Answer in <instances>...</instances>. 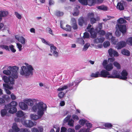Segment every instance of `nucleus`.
<instances>
[{
    "instance_id": "nucleus-1",
    "label": "nucleus",
    "mask_w": 132,
    "mask_h": 132,
    "mask_svg": "<svg viewBox=\"0 0 132 132\" xmlns=\"http://www.w3.org/2000/svg\"><path fill=\"white\" fill-rule=\"evenodd\" d=\"M46 105L43 102H40L35 103L33 106L32 110L34 112H37L38 115L31 114L30 115L31 119L33 120H36L40 118L44 114L45 111H46Z\"/></svg>"
},
{
    "instance_id": "nucleus-2",
    "label": "nucleus",
    "mask_w": 132,
    "mask_h": 132,
    "mask_svg": "<svg viewBox=\"0 0 132 132\" xmlns=\"http://www.w3.org/2000/svg\"><path fill=\"white\" fill-rule=\"evenodd\" d=\"M24 64L25 66H23L21 67L20 74L22 76L28 78L33 75L34 68L31 65L27 63H25Z\"/></svg>"
},
{
    "instance_id": "nucleus-3",
    "label": "nucleus",
    "mask_w": 132,
    "mask_h": 132,
    "mask_svg": "<svg viewBox=\"0 0 132 132\" xmlns=\"http://www.w3.org/2000/svg\"><path fill=\"white\" fill-rule=\"evenodd\" d=\"M121 75H120V72L116 70L113 71L112 75L108 76V78H118L122 80H126L127 78L128 73L127 71L123 70L121 73Z\"/></svg>"
},
{
    "instance_id": "nucleus-4",
    "label": "nucleus",
    "mask_w": 132,
    "mask_h": 132,
    "mask_svg": "<svg viewBox=\"0 0 132 132\" xmlns=\"http://www.w3.org/2000/svg\"><path fill=\"white\" fill-rule=\"evenodd\" d=\"M12 128V129H10L9 132H18L19 131L20 132H31L30 130L27 128L21 129L20 130L16 123H13Z\"/></svg>"
},
{
    "instance_id": "nucleus-5",
    "label": "nucleus",
    "mask_w": 132,
    "mask_h": 132,
    "mask_svg": "<svg viewBox=\"0 0 132 132\" xmlns=\"http://www.w3.org/2000/svg\"><path fill=\"white\" fill-rule=\"evenodd\" d=\"M116 28H118L119 30H117L115 32L116 35L118 37L120 36L121 34V32L124 34L125 33L126 31V27L125 25H118L116 26Z\"/></svg>"
},
{
    "instance_id": "nucleus-6",
    "label": "nucleus",
    "mask_w": 132,
    "mask_h": 132,
    "mask_svg": "<svg viewBox=\"0 0 132 132\" xmlns=\"http://www.w3.org/2000/svg\"><path fill=\"white\" fill-rule=\"evenodd\" d=\"M8 69L11 71V75L13 78L17 79L18 77L17 70L18 68L16 66H9Z\"/></svg>"
},
{
    "instance_id": "nucleus-7",
    "label": "nucleus",
    "mask_w": 132,
    "mask_h": 132,
    "mask_svg": "<svg viewBox=\"0 0 132 132\" xmlns=\"http://www.w3.org/2000/svg\"><path fill=\"white\" fill-rule=\"evenodd\" d=\"M91 25L89 24L87 28V31L89 32L90 34L91 38H95L96 37V33L95 32L94 29L93 28H91Z\"/></svg>"
},
{
    "instance_id": "nucleus-8",
    "label": "nucleus",
    "mask_w": 132,
    "mask_h": 132,
    "mask_svg": "<svg viewBox=\"0 0 132 132\" xmlns=\"http://www.w3.org/2000/svg\"><path fill=\"white\" fill-rule=\"evenodd\" d=\"M2 79L4 82L6 83L10 82V84L12 85L14 83V80L10 76L8 77L6 76L2 77Z\"/></svg>"
},
{
    "instance_id": "nucleus-9",
    "label": "nucleus",
    "mask_w": 132,
    "mask_h": 132,
    "mask_svg": "<svg viewBox=\"0 0 132 132\" xmlns=\"http://www.w3.org/2000/svg\"><path fill=\"white\" fill-rule=\"evenodd\" d=\"M106 37L107 39L109 40L111 39V42L112 44L114 45L116 44L118 40L116 39L114 37L112 36V33L108 32L106 34Z\"/></svg>"
},
{
    "instance_id": "nucleus-10",
    "label": "nucleus",
    "mask_w": 132,
    "mask_h": 132,
    "mask_svg": "<svg viewBox=\"0 0 132 132\" xmlns=\"http://www.w3.org/2000/svg\"><path fill=\"white\" fill-rule=\"evenodd\" d=\"M37 100L34 99H26L23 100V101L29 105L30 106H32L34 103H36L37 102Z\"/></svg>"
},
{
    "instance_id": "nucleus-11",
    "label": "nucleus",
    "mask_w": 132,
    "mask_h": 132,
    "mask_svg": "<svg viewBox=\"0 0 132 132\" xmlns=\"http://www.w3.org/2000/svg\"><path fill=\"white\" fill-rule=\"evenodd\" d=\"M82 80L81 79H77L74 81L70 83L69 85V87H70L72 86H73L74 88L76 89V88L79 83H80Z\"/></svg>"
},
{
    "instance_id": "nucleus-12",
    "label": "nucleus",
    "mask_w": 132,
    "mask_h": 132,
    "mask_svg": "<svg viewBox=\"0 0 132 132\" xmlns=\"http://www.w3.org/2000/svg\"><path fill=\"white\" fill-rule=\"evenodd\" d=\"M3 86L5 88V89L6 93L8 94H11V92L7 89H12L13 88V86H10L6 84H3Z\"/></svg>"
},
{
    "instance_id": "nucleus-13",
    "label": "nucleus",
    "mask_w": 132,
    "mask_h": 132,
    "mask_svg": "<svg viewBox=\"0 0 132 132\" xmlns=\"http://www.w3.org/2000/svg\"><path fill=\"white\" fill-rule=\"evenodd\" d=\"M100 77L104 78L108 77L110 75L109 72L105 70H102L100 73Z\"/></svg>"
},
{
    "instance_id": "nucleus-14",
    "label": "nucleus",
    "mask_w": 132,
    "mask_h": 132,
    "mask_svg": "<svg viewBox=\"0 0 132 132\" xmlns=\"http://www.w3.org/2000/svg\"><path fill=\"white\" fill-rule=\"evenodd\" d=\"M26 103L24 102H21L19 103V105L20 108L22 110H26L28 109V106Z\"/></svg>"
},
{
    "instance_id": "nucleus-15",
    "label": "nucleus",
    "mask_w": 132,
    "mask_h": 132,
    "mask_svg": "<svg viewBox=\"0 0 132 132\" xmlns=\"http://www.w3.org/2000/svg\"><path fill=\"white\" fill-rule=\"evenodd\" d=\"M108 53L110 56H118V53L116 51L113 50L112 48H110L108 51Z\"/></svg>"
},
{
    "instance_id": "nucleus-16",
    "label": "nucleus",
    "mask_w": 132,
    "mask_h": 132,
    "mask_svg": "<svg viewBox=\"0 0 132 132\" xmlns=\"http://www.w3.org/2000/svg\"><path fill=\"white\" fill-rule=\"evenodd\" d=\"M11 107L10 108L8 107H5V109H6L7 110H9V113H14L16 112L17 111V109L16 107Z\"/></svg>"
},
{
    "instance_id": "nucleus-17",
    "label": "nucleus",
    "mask_w": 132,
    "mask_h": 132,
    "mask_svg": "<svg viewBox=\"0 0 132 132\" xmlns=\"http://www.w3.org/2000/svg\"><path fill=\"white\" fill-rule=\"evenodd\" d=\"M126 45V43L125 42L123 41H121L117 44L116 48L118 49H120L121 48L125 46Z\"/></svg>"
},
{
    "instance_id": "nucleus-18",
    "label": "nucleus",
    "mask_w": 132,
    "mask_h": 132,
    "mask_svg": "<svg viewBox=\"0 0 132 132\" xmlns=\"http://www.w3.org/2000/svg\"><path fill=\"white\" fill-rule=\"evenodd\" d=\"M24 125L27 127L31 128L34 125V123L31 121L30 120H26L24 121Z\"/></svg>"
},
{
    "instance_id": "nucleus-19",
    "label": "nucleus",
    "mask_w": 132,
    "mask_h": 132,
    "mask_svg": "<svg viewBox=\"0 0 132 132\" xmlns=\"http://www.w3.org/2000/svg\"><path fill=\"white\" fill-rule=\"evenodd\" d=\"M15 38L22 44L24 45L25 44L26 42V39L23 37L21 36L19 37L17 36H15Z\"/></svg>"
},
{
    "instance_id": "nucleus-20",
    "label": "nucleus",
    "mask_w": 132,
    "mask_h": 132,
    "mask_svg": "<svg viewBox=\"0 0 132 132\" xmlns=\"http://www.w3.org/2000/svg\"><path fill=\"white\" fill-rule=\"evenodd\" d=\"M71 23L72 26L74 30L77 29L78 28L77 25V24L76 19L74 18H72L71 20Z\"/></svg>"
},
{
    "instance_id": "nucleus-21",
    "label": "nucleus",
    "mask_w": 132,
    "mask_h": 132,
    "mask_svg": "<svg viewBox=\"0 0 132 132\" xmlns=\"http://www.w3.org/2000/svg\"><path fill=\"white\" fill-rule=\"evenodd\" d=\"M18 105V103L15 101H13L11 102L9 104L6 105H5V107H9L10 108L11 107H16V106Z\"/></svg>"
},
{
    "instance_id": "nucleus-22",
    "label": "nucleus",
    "mask_w": 132,
    "mask_h": 132,
    "mask_svg": "<svg viewBox=\"0 0 132 132\" xmlns=\"http://www.w3.org/2000/svg\"><path fill=\"white\" fill-rule=\"evenodd\" d=\"M104 37L97 38L94 40V43L95 44L102 43L104 41Z\"/></svg>"
},
{
    "instance_id": "nucleus-23",
    "label": "nucleus",
    "mask_w": 132,
    "mask_h": 132,
    "mask_svg": "<svg viewBox=\"0 0 132 132\" xmlns=\"http://www.w3.org/2000/svg\"><path fill=\"white\" fill-rule=\"evenodd\" d=\"M43 129L42 127H38V129L34 128L31 129V131L32 132H39V130L40 132H42L43 131Z\"/></svg>"
},
{
    "instance_id": "nucleus-24",
    "label": "nucleus",
    "mask_w": 132,
    "mask_h": 132,
    "mask_svg": "<svg viewBox=\"0 0 132 132\" xmlns=\"http://www.w3.org/2000/svg\"><path fill=\"white\" fill-rule=\"evenodd\" d=\"M113 64L110 63L107 65L104 68L106 70L108 71H111L113 68Z\"/></svg>"
},
{
    "instance_id": "nucleus-25",
    "label": "nucleus",
    "mask_w": 132,
    "mask_h": 132,
    "mask_svg": "<svg viewBox=\"0 0 132 132\" xmlns=\"http://www.w3.org/2000/svg\"><path fill=\"white\" fill-rule=\"evenodd\" d=\"M123 1H121L120 3H118L117 7V8L120 10H123L124 7L123 5Z\"/></svg>"
},
{
    "instance_id": "nucleus-26",
    "label": "nucleus",
    "mask_w": 132,
    "mask_h": 132,
    "mask_svg": "<svg viewBox=\"0 0 132 132\" xmlns=\"http://www.w3.org/2000/svg\"><path fill=\"white\" fill-rule=\"evenodd\" d=\"M24 115V113L22 111H18L16 114V116L19 117H23Z\"/></svg>"
},
{
    "instance_id": "nucleus-27",
    "label": "nucleus",
    "mask_w": 132,
    "mask_h": 132,
    "mask_svg": "<svg viewBox=\"0 0 132 132\" xmlns=\"http://www.w3.org/2000/svg\"><path fill=\"white\" fill-rule=\"evenodd\" d=\"M90 76L91 77L94 78L100 77V72L97 71L95 73H92L90 75Z\"/></svg>"
},
{
    "instance_id": "nucleus-28",
    "label": "nucleus",
    "mask_w": 132,
    "mask_h": 132,
    "mask_svg": "<svg viewBox=\"0 0 132 132\" xmlns=\"http://www.w3.org/2000/svg\"><path fill=\"white\" fill-rule=\"evenodd\" d=\"M80 7L79 6H77V7H76L75 9L74 12L73 13V15L74 16H77L78 15L79 11L78 10V9Z\"/></svg>"
},
{
    "instance_id": "nucleus-29",
    "label": "nucleus",
    "mask_w": 132,
    "mask_h": 132,
    "mask_svg": "<svg viewBox=\"0 0 132 132\" xmlns=\"http://www.w3.org/2000/svg\"><path fill=\"white\" fill-rule=\"evenodd\" d=\"M87 5L90 6L94 5L95 3V0H87Z\"/></svg>"
},
{
    "instance_id": "nucleus-30",
    "label": "nucleus",
    "mask_w": 132,
    "mask_h": 132,
    "mask_svg": "<svg viewBox=\"0 0 132 132\" xmlns=\"http://www.w3.org/2000/svg\"><path fill=\"white\" fill-rule=\"evenodd\" d=\"M97 8L100 10L103 11H106L108 10L107 7L104 5L97 6Z\"/></svg>"
},
{
    "instance_id": "nucleus-31",
    "label": "nucleus",
    "mask_w": 132,
    "mask_h": 132,
    "mask_svg": "<svg viewBox=\"0 0 132 132\" xmlns=\"http://www.w3.org/2000/svg\"><path fill=\"white\" fill-rule=\"evenodd\" d=\"M8 14V12L6 11H0V16H7Z\"/></svg>"
},
{
    "instance_id": "nucleus-32",
    "label": "nucleus",
    "mask_w": 132,
    "mask_h": 132,
    "mask_svg": "<svg viewBox=\"0 0 132 132\" xmlns=\"http://www.w3.org/2000/svg\"><path fill=\"white\" fill-rule=\"evenodd\" d=\"M121 52L122 54L127 56H129L130 54V52L128 50L125 49L122 50Z\"/></svg>"
},
{
    "instance_id": "nucleus-33",
    "label": "nucleus",
    "mask_w": 132,
    "mask_h": 132,
    "mask_svg": "<svg viewBox=\"0 0 132 132\" xmlns=\"http://www.w3.org/2000/svg\"><path fill=\"white\" fill-rule=\"evenodd\" d=\"M99 17H97L95 19L93 17L91 18L90 19V22L92 24H93L95 23L96 21H98L99 18Z\"/></svg>"
},
{
    "instance_id": "nucleus-34",
    "label": "nucleus",
    "mask_w": 132,
    "mask_h": 132,
    "mask_svg": "<svg viewBox=\"0 0 132 132\" xmlns=\"http://www.w3.org/2000/svg\"><path fill=\"white\" fill-rule=\"evenodd\" d=\"M86 127H87V129H88L90 131L91 128L92 127V125L89 122H86L85 123Z\"/></svg>"
},
{
    "instance_id": "nucleus-35",
    "label": "nucleus",
    "mask_w": 132,
    "mask_h": 132,
    "mask_svg": "<svg viewBox=\"0 0 132 132\" xmlns=\"http://www.w3.org/2000/svg\"><path fill=\"white\" fill-rule=\"evenodd\" d=\"M84 22L83 17H81L78 20V24L79 25L82 26V24Z\"/></svg>"
},
{
    "instance_id": "nucleus-36",
    "label": "nucleus",
    "mask_w": 132,
    "mask_h": 132,
    "mask_svg": "<svg viewBox=\"0 0 132 132\" xmlns=\"http://www.w3.org/2000/svg\"><path fill=\"white\" fill-rule=\"evenodd\" d=\"M8 69L7 70H4L3 71V73L5 75H9L11 74V71L8 69Z\"/></svg>"
},
{
    "instance_id": "nucleus-37",
    "label": "nucleus",
    "mask_w": 132,
    "mask_h": 132,
    "mask_svg": "<svg viewBox=\"0 0 132 132\" xmlns=\"http://www.w3.org/2000/svg\"><path fill=\"white\" fill-rule=\"evenodd\" d=\"M50 45L51 51V53H52L57 50L56 47L54 46L53 45L51 44Z\"/></svg>"
},
{
    "instance_id": "nucleus-38",
    "label": "nucleus",
    "mask_w": 132,
    "mask_h": 132,
    "mask_svg": "<svg viewBox=\"0 0 132 132\" xmlns=\"http://www.w3.org/2000/svg\"><path fill=\"white\" fill-rule=\"evenodd\" d=\"M90 46V44L89 43L85 44L84 47L82 50L84 51H86Z\"/></svg>"
},
{
    "instance_id": "nucleus-39",
    "label": "nucleus",
    "mask_w": 132,
    "mask_h": 132,
    "mask_svg": "<svg viewBox=\"0 0 132 132\" xmlns=\"http://www.w3.org/2000/svg\"><path fill=\"white\" fill-rule=\"evenodd\" d=\"M117 21L119 23H123L126 22V21L123 18H120Z\"/></svg>"
},
{
    "instance_id": "nucleus-40",
    "label": "nucleus",
    "mask_w": 132,
    "mask_h": 132,
    "mask_svg": "<svg viewBox=\"0 0 132 132\" xmlns=\"http://www.w3.org/2000/svg\"><path fill=\"white\" fill-rule=\"evenodd\" d=\"M68 87L67 85H64L62 87H60L57 89V90L58 91L63 90L64 89H66Z\"/></svg>"
},
{
    "instance_id": "nucleus-41",
    "label": "nucleus",
    "mask_w": 132,
    "mask_h": 132,
    "mask_svg": "<svg viewBox=\"0 0 132 132\" xmlns=\"http://www.w3.org/2000/svg\"><path fill=\"white\" fill-rule=\"evenodd\" d=\"M91 131L89 130L88 129L84 128L81 129L79 132H90Z\"/></svg>"
},
{
    "instance_id": "nucleus-42",
    "label": "nucleus",
    "mask_w": 132,
    "mask_h": 132,
    "mask_svg": "<svg viewBox=\"0 0 132 132\" xmlns=\"http://www.w3.org/2000/svg\"><path fill=\"white\" fill-rule=\"evenodd\" d=\"M103 126H104L106 128H110L112 127V124L110 123H107L103 124Z\"/></svg>"
},
{
    "instance_id": "nucleus-43",
    "label": "nucleus",
    "mask_w": 132,
    "mask_h": 132,
    "mask_svg": "<svg viewBox=\"0 0 132 132\" xmlns=\"http://www.w3.org/2000/svg\"><path fill=\"white\" fill-rule=\"evenodd\" d=\"M127 43L129 45H132V37H130L127 40Z\"/></svg>"
},
{
    "instance_id": "nucleus-44",
    "label": "nucleus",
    "mask_w": 132,
    "mask_h": 132,
    "mask_svg": "<svg viewBox=\"0 0 132 132\" xmlns=\"http://www.w3.org/2000/svg\"><path fill=\"white\" fill-rule=\"evenodd\" d=\"M6 109H3L1 110V114L2 116L3 117L5 116L7 113V111Z\"/></svg>"
},
{
    "instance_id": "nucleus-45",
    "label": "nucleus",
    "mask_w": 132,
    "mask_h": 132,
    "mask_svg": "<svg viewBox=\"0 0 132 132\" xmlns=\"http://www.w3.org/2000/svg\"><path fill=\"white\" fill-rule=\"evenodd\" d=\"M86 120L85 119H82L79 121V123L80 125L83 126L85 123H86Z\"/></svg>"
},
{
    "instance_id": "nucleus-46",
    "label": "nucleus",
    "mask_w": 132,
    "mask_h": 132,
    "mask_svg": "<svg viewBox=\"0 0 132 132\" xmlns=\"http://www.w3.org/2000/svg\"><path fill=\"white\" fill-rule=\"evenodd\" d=\"M110 43L108 41H107L104 42L103 44L104 46L105 47H107L110 45Z\"/></svg>"
},
{
    "instance_id": "nucleus-47",
    "label": "nucleus",
    "mask_w": 132,
    "mask_h": 132,
    "mask_svg": "<svg viewBox=\"0 0 132 132\" xmlns=\"http://www.w3.org/2000/svg\"><path fill=\"white\" fill-rule=\"evenodd\" d=\"M114 66L116 67L117 69H120V64L117 62H114L113 63Z\"/></svg>"
},
{
    "instance_id": "nucleus-48",
    "label": "nucleus",
    "mask_w": 132,
    "mask_h": 132,
    "mask_svg": "<svg viewBox=\"0 0 132 132\" xmlns=\"http://www.w3.org/2000/svg\"><path fill=\"white\" fill-rule=\"evenodd\" d=\"M84 38H88L89 37V34L87 32H86L84 33V36H83Z\"/></svg>"
},
{
    "instance_id": "nucleus-49",
    "label": "nucleus",
    "mask_w": 132,
    "mask_h": 132,
    "mask_svg": "<svg viewBox=\"0 0 132 132\" xmlns=\"http://www.w3.org/2000/svg\"><path fill=\"white\" fill-rule=\"evenodd\" d=\"M9 48L12 52L14 53L16 52V50L14 49V46L13 45H10L9 46Z\"/></svg>"
},
{
    "instance_id": "nucleus-50",
    "label": "nucleus",
    "mask_w": 132,
    "mask_h": 132,
    "mask_svg": "<svg viewBox=\"0 0 132 132\" xmlns=\"http://www.w3.org/2000/svg\"><path fill=\"white\" fill-rule=\"evenodd\" d=\"M64 29L67 31H70L71 30V27L68 25H67L66 27L64 28Z\"/></svg>"
},
{
    "instance_id": "nucleus-51",
    "label": "nucleus",
    "mask_w": 132,
    "mask_h": 132,
    "mask_svg": "<svg viewBox=\"0 0 132 132\" xmlns=\"http://www.w3.org/2000/svg\"><path fill=\"white\" fill-rule=\"evenodd\" d=\"M79 2L84 5H87V0H78Z\"/></svg>"
},
{
    "instance_id": "nucleus-52",
    "label": "nucleus",
    "mask_w": 132,
    "mask_h": 132,
    "mask_svg": "<svg viewBox=\"0 0 132 132\" xmlns=\"http://www.w3.org/2000/svg\"><path fill=\"white\" fill-rule=\"evenodd\" d=\"M16 46L17 48L19 49V51H21L22 46V45L19 43H17L16 44Z\"/></svg>"
},
{
    "instance_id": "nucleus-53",
    "label": "nucleus",
    "mask_w": 132,
    "mask_h": 132,
    "mask_svg": "<svg viewBox=\"0 0 132 132\" xmlns=\"http://www.w3.org/2000/svg\"><path fill=\"white\" fill-rule=\"evenodd\" d=\"M74 121L72 119L69 120L68 122V125L70 126H73Z\"/></svg>"
},
{
    "instance_id": "nucleus-54",
    "label": "nucleus",
    "mask_w": 132,
    "mask_h": 132,
    "mask_svg": "<svg viewBox=\"0 0 132 132\" xmlns=\"http://www.w3.org/2000/svg\"><path fill=\"white\" fill-rule=\"evenodd\" d=\"M63 14V13L61 11H57L56 12V15L57 16H62Z\"/></svg>"
},
{
    "instance_id": "nucleus-55",
    "label": "nucleus",
    "mask_w": 132,
    "mask_h": 132,
    "mask_svg": "<svg viewBox=\"0 0 132 132\" xmlns=\"http://www.w3.org/2000/svg\"><path fill=\"white\" fill-rule=\"evenodd\" d=\"M71 117V116L70 115H68L67 117L64 119V123L67 122L70 119Z\"/></svg>"
},
{
    "instance_id": "nucleus-56",
    "label": "nucleus",
    "mask_w": 132,
    "mask_h": 132,
    "mask_svg": "<svg viewBox=\"0 0 132 132\" xmlns=\"http://www.w3.org/2000/svg\"><path fill=\"white\" fill-rule=\"evenodd\" d=\"M2 49H4L7 51H9V47L8 46L5 45H3L1 46Z\"/></svg>"
},
{
    "instance_id": "nucleus-57",
    "label": "nucleus",
    "mask_w": 132,
    "mask_h": 132,
    "mask_svg": "<svg viewBox=\"0 0 132 132\" xmlns=\"http://www.w3.org/2000/svg\"><path fill=\"white\" fill-rule=\"evenodd\" d=\"M64 95V93L63 92H61L59 94L58 96L60 98H62Z\"/></svg>"
},
{
    "instance_id": "nucleus-58",
    "label": "nucleus",
    "mask_w": 132,
    "mask_h": 132,
    "mask_svg": "<svg viewBox=\"0 0 132 132\" xmlns=\"http://www.w3.org/2000/svg\"><path fill=\"white\" fill-rule=\"evenodd\" d=\"M47 31H48L49 34L52 35H54V34L53 33L52 30L50 28H47Z\"/></svg>"
},
{
    "instance_id": "nucleus-59",
    "label": "nucleus",
    "mask_w": 132,
    "mask_h": 132,
    "mask_svg": "<svg viewBox=\"0 0 132 132\" xmlns=\"http://www.w3.org/2000/svg\"><path fill=\"white\" fill-rule=\"evenodd\" d=\"M53 55L55 57H57L58 56L59 53L57 50L52 53Z\"/></svg>"
},
{
    "instance_id": "nucleus-60",
    "label": "nucleus",
    "mask_w": 132,
    "mask_h": 132,
    "mask_svg": "<svg viewBox=\"0 0 132 132\" xmlns=\"http://www.w3.org/2000/svg\"><path fill=\"white\" fill-rule=\"evenodd\" d=\"M99 33L100 36H104L105 34V31L103 30H100L99 31Z\"/></svg>"
},
{
    "instance_id": "nucleus-61",
    "label": "nucleus",
    "mask_w": 132,
    "mask_h": 132,
    "mask_svg": "<svg viewBox=\"0 0 132 132\" xmlns=\"http://www.w3.org/2000/svg\"><path fill=\"white\" fill-rule=\"evenodd\" d=\"M72 117L74 120H77L79 119L78 116L76 115L73 114L72 115Z\"/></svg>"
},
{
    "instance_id": "nucleus-62",
    "label": "nucleus",
    "mask_w": 132,
    "mask_h": 132,
    "mask_svg": "<svg viewBox=\"0 0 132 132\" xmlns=\"http://www.w3.org/2000/svg\"><path fill=\"white\" fill-rule=\"evenodd\" d=\"M42 40V42L44 43L45 44L47 45H49V43H48V42H47L46 40L44 38H42L41 39Z\"/></svg>"
},
{
    "instance_id": "nucleus-63",
    "label": "nucleus",
    "mask_w": 132,
    "mask_h": 132,
    "mask_svg": "<svg viewBox=\"0 0 132 132\" xmlns=\"http://www.w3.org/2000/svg\"><path fill=\"white\" fill-rule=\"evenodd\" d=\"M54 127L55 129V132H59L60 129V128L59 127H57L55 126H54Z\"/></svg>"
},
{
    "instance_id": "nucleus-64",
    "label": "nucleus",
    "mask_w": 132,
    "mask_h": 132,
    "mask_svg": "<svg viewBox=\"0 0 132 132\" xmlns=\"http://www.w3.org/2000/svg\"><path fill=\"white\" fill-rule=\"evenodd\" d=\"M67 129L64 127H62L61 129L60 132H66Z\"/></svg>"
}]
</instances>
